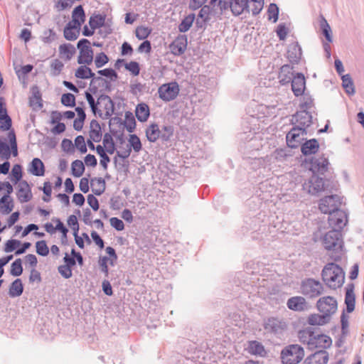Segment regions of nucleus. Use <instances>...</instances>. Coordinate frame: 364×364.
Wrapping results in <instances>:
<instances>
[{"label":"nucleus","mask_w":364,"mask_h":364,"mask_svg":"<svg viewBox=\"0 0 364 364\" xmlns=\"http://www.w3.org/2000/svg\"><path fill=\"white\" fill-rule=\"evenodd\" d=\"M14 209V202L10 196L4 195L0 198V212L4 215L10 213Z\"/></svg>","instance_id":"nucleus-34"},{"label":"nucleus","mask_w":364,"mask_h":364,"mask_svg":"<svg viewBox=\"0 0 364 364\" xmlns=\"http://www.w3.org/2000/svg\"><path fill=\"white\" fill-rule=\"evenodd\" d=\"M332 344V340L331 337L322 333H318L315 330L314 336L313 338H310L309 341V348L314 350L315 348H322L325 350L330 348Z\"/></svg>","instance_id":"nucleus-12"},{"label":"nucleus","mask_w":364,"mask_h":364,"mask_svg":"<svg viewBox=\"0 0 364 364\" xmlns=\"http://www.w3.org/2000/svg\"><path fill=\"white\" fill-rule=\"evenodd\" d=\"M179 86L177 82L162 85L158 90L159 97L166 102L174 100L179 93Z\"/></svg>","instance_id":"nucleus-11"},{"label":"nucleus","mask_w":364,"mask_h":364,"mask_svg":"<svg viewBox=\"0 0 364 364\" xmlns=\"http://www.w3.org/2000/svg\"><path fill=\"white\" fill-rule=\"evenodd\" d=\"M303 190L311 195H317L321 191H328L330 188V181L324 180L317 175L312 176L303 184Z\"/></svg>","instance_id":"nucleus-4"},{"label":"nucleus","mask_w":364,"mask_h":364,"mask_svg":"<svg viewBox=\"0 0 364 364\" xmlns=\"http://www.w3.org/2000/svg\"><path fill=\"white\" fill-rule=\"evenodd\" d=\"M36 252L38 255L46 257L49 253V248L45 240H40L36 243Z\"/></svg>","instance_id":"nucleus-56"},{"label":"nucleus","mask_w":364,"mask_h":364,"mask_svg":"<svg viewBox=\"0 0 364 364\" xmlns=\"http://www.w3.org/2000/svg\"><path fill=\"white\" fill-rule=\"evenodd\" d=\"M196 16L194 14H191L186 16L178 25V31L181 33L188 31L193 25Z\"/></svg>","instance_id":"nucleus-43"},{"label":"nucleus","mask_w":364,"mask_h":364,"mask_svg":"<svg viewBox=\"0 0 364 364\" xmlns=\"http://www.w3.org/2000/svg\"><path fill=\"white\" fill-rule=\"evenodd\" d=\"M291 122L306 129L312 124V115L307 110L301 109L292 115Z\"/></svg>","instance_id":"nucleus-15"},{"label":"nucleus","mask_w":364,"mask_h":364,"mask_svg":"<svg viewBox=\"0 0 364 364\" xmlns=\"http://www.w3.org/2000/svg\"><path fill=\"white\" fill-rule=\"evenodd\" d=\"M56 38V33L53 29H47L43 31L41 40L45 43H50Z\"/></svg>","instance_id":"nucleus-58"},{"label":"nucleus","mask_w":364,"mask_h":364,"mask_svg":"<svg viewBox=\"0 0 364 364\" xmlns=\"http://www.w3.org/2000/svg\"><path fill=\"white\" fill-rule=\"evenodd\" d=\"M23 291V285L21 279H16L10 285L9 294L10 297L20 296Z\"/></svg>","instance_id":"nucleus-35"},{"label":"nucleus","mask_w":364,"mask_h":364,"mask_svg":"<svg viewBox=\"0 0 364 364\" xmlns=\"http://www.w3.org/2000/svg\"><path fill=\"white\" fill-rule=\"evenodd\" d=\"M291 90L296 97L304 94L306 88V80L304 74L297 73L291 80Z\"/></svg>","instance_id":"nucleus-19"},{"label":"nucleus","mask_w":364,"mask_h":364,"mask_svg":"<svg viewBox=\"0 0 364 364\" xmlns=\"http://www.w3.org/2000/svg\"><path fill=\"white\" fill-rule=\"evenodd\" d=\"M85 95L92 113L95 115L98 114L99 117H102V112L101 109H98V105H100V102L98 101V100L95 101L92 95L87 91L85 92Z\"/></svg>","instance_id":"nucleus-41"},{"label":"nucleus","mask_w":364,"mask_h":364,"mask_svg":"<svg viewBox=\"0 0 364 364\" xmlns=\"http://www.w3.org/2000/svg\"><path fill=\"white\" fill-rule=\"evenodd\" d=\"M11 127L12 120L7 113L4 100L3 97H0V129L9 131Z\"/></svg>","instance_id":"nucleus-18"},{"label":"nucleus","mask_w":364,"mask_h":364,"mask_svg":"<svg viewBox=\"0 0 364 364\" xmlns=\"http://www.w3.org/2000/svg\"><path fill=\"white\" fill-rule=\"evenodd\" d=\"M287 307L295 311H303L308 308L306 299L299 296H292L287 300Z\"/></svg>","instance_id":"nucleus-23"},{"label":"nucleus","mask_w":364,"mask_h":364,"mask_svg":"<svg viewBox=\"0 0 364 364\" xmlns=\"http://www.w3.org/2000/svg\"><path fill=\"white\" fill-rule=\"evenodd\" d=\"M80 50L77 63L80 65H90L93 61V50L90 47V42L87 38L80 39L77 44Z\"/></svg>","instance_id":"nucleus-6"},{"label":"nucleus","mask_w":364,"mask_h":364,"mask_svg":"<svg viewBox=\"0 0 364 364\" xmlns=\"http://www.w3.org/2000/svg\"><path fill=\"white\" fill-rule=\"evenodd\" d=\"M342 86L348 95H354L355 92L353 80L349 74L342 75Z\"/></svg>","instance_id":"nucleus-44"},{"label":"nucleus","mask_w":364,"mask_h":364,"mask_svg":"<svg viewBox=\"0 0 364 364\" xmlns=\"http://www.w3.org/2000/svg\"><path fill=\"white\" fill-rule=\"evenodd\" d=\"M322 244L327 250L332 251L331 258L340 261L343 255V240L342 233L339 230L332 229L327 232L322 237Z\"/></svg>","instance_id":"nucleus-1"},{"label":"nucleus","mask_w":364,"mask_h":364,"mask_svg":"<svg viewBox=\"0 0 364 364\" xmlns=\"http://www.w3.org/2000/svg\"><path fill=\"white\" fill-rule=\"evenodd\" d=\"M109 60L108 56L104 52H101L95 56V65L97 68H100L105 65Z\"/></svg>","instance_id":"nucleus-57"},{"label":"nucleus","mask_w":364,"mask_h":364,"mask_svg":"<svg viewBox=\"0 0 364 364\" xmlns=\"http://www.w3.org/2000/svg\"><path fill=\"white\" fill-rule=\"evenodd\" d=\"M355 286L353 283L348 284L346 287L345 304L346 305V312L352 313L355 306V295L354 293Z\"/></svg>","instance_id":"nucleus-21"},{"label":"nucleus","mask_w":364,"mask_h":364,"mask_svg":"<svg viewBox=\"0 0 364 364\" xmlns=\"http://www.w3.org/2000/svg\"><path fill=\"white\" fill-rule=\"evenodd\" d=\"M80 27L73 24V22H68L63 31L64 37L68 41H75L79 36Z\"/></svg>","instance_id":"nucleus-29"},{"label":"nucleus","mask_w":364,"mask_h":364,"mask_svg":"<svg viewBox=\"0 0 364 364\" xmlns=\"http://www.w3.org/2000/svg\"><path fill=\"white\" fill-rule=\"evenodd\" d=\"M135 114L139 122H146L150 115L148 105L145 103L139 104L136 107Z\"/></svg>","instance_id":"nucleus-36"},{"label":"nucleus","mask_w":364,"mask_h":364,"mask_svg":"<svg viewBox=\"0 0 364 364\" xmlns=\"http://www.w3.org/2000/svg\"><path fill=\"white\" fill-rule=\"evenodd\" d=\"M60 101L62 105L65 107H73L75 106V97L72 93L63 94Z\"/></svg>","instance_id":"nucleus-50"},{"label":"nucleus","mask_w":364,"mask_h":364,"mask_svg":"<svg viewBox=\"0 0 364 364\" xmlns=\"http://www.w3.org/2000/svg\"><path fill=\"white\" fill-rule=\"evenodd\" d=\"M64 67V64L58 59H55L52 61L50 64V68L52 70V74L54 76L58 75L62 71Z\"/></svg>","instance_id":"nucleus-63"},{"label":"nucleus","mask_w":364,"mask_h":364,"mask_svg":"<svg viewBox=\"0 0 364 364\" xmlns=\"http://www.w3.org/2000/svg\"><path fill=\"white\" fill-rule=\"evenodd\" d=\"M75 76L80 79H90L94 76V73L92 70L85 65H80L75 71Z\"/></svg>","instance_id":"nucleus-46"},{"label":"nucleus","mask_w":364,"mask_h":364,"mask_svg":"<svg viewBox=\"0 0 364 364\" xmlns=\"http://www.w3.org/2000/svg\"><path fill=\"white\" fill-rule=\"evenodd\" d=\"M318 330V328L307 327L303 331H300L299 333V337L301 342L306 343L309 346V341L310 338H313L315 333V330Z\"/></svg>","instance_id":"nucleus-45"},{"label":"nucleus","mask_w":364,"mask_h":364,"mask_svg":"<svg viewBox=\"0 0 364 364\" xmlns=\"http://www.w3.org/2000/svg\"><path fill=\"white\" fill-rule=\"evenodd\" d=\"M302 50L298 42L289 45L287 50V58L291 63H298L301 58Z\"/></svg>","instance_id":"nucleus-24"},{"label":"nucleus","mask_w":364,"mask_h":364,"mask_svg":"<svg viewBox=\"0 0 364 364\" xmlns=\"http://www.w3.org/2000/svg\"><path fill=\"white\" fill-rule=\"evenodd\" d=\"M85 21V14L82 6H77L73 11L72 21L70 22H73V24L80 28Z\"/></svg>","instance_id":"nucleus-26"},{"label":"nucleus","mask_w":364,"mask_h":364,"mask_svg":"<svg viewBox=\"0 0 364 364\" xmlns=\"http://www.w3.org/2000/svg\"><path fill=\"white\" fill-rule=\"evenodd\" d=\"M316 307L321 313L328 314L331 318L337 311L338 303L334 297L327 296L321 297L317 301Z\"/></svg>","instance_id":"nucleus-10"},{"label":"nucleus","mask_w":364,"mask_h":364,"mask_svg":"<svg viewBox=\"0 0 364 364\" xmlns=\"http://www.w3.org/2000/svg\"><path fill=\"white\" fill-rule=\"evenodd\" d=\"M172 54L179 56L184 53L187 48V38L186 36H181L173 41L169 46Z\"/></svg>","instance_id":"nucleus-20"},{"label":"nucleus","mask_w":364,"mask_h":364,"mask_svg":"<svg viewBox=\"0 0 364 364\" xmlns=\"http://www.w3.org/2000/svg\"><path fill=\"white\" fill-rule=\"evenodd\" d=\"M28 171L33 176H43L45 174V166L40 159L34 158L30 164Z\"/></svg>","instance_id":"nucleus-27"},{"label":"nucleus","mask_w":364,"mask_h":364,"mask_svg":"<svg viewBox=\"0 0 364 364\" xmlns=\"http://www.w3.org/2000/svg\"><path fill=\"white\" fill-rule=\"evenodd\" d=\"M21 245V242L18 240L11 239L6 241L4 246V251L6 252H11Z\"/></svg>","instance_id":"nucleus-62"},{"label":"nucleus","mask_w":364,"mask_h":364,"mask_svg":"<svg viewBox=\"0 0 364 364\" xmlns=\"http://www.w3.org/2000/svg\"><path fill=\"white\" fill-rule=\"evenodd\" d=\"M319 26L321 31L326 41L331 43L333 41L332 31L326 19L322 15L320 16Z\"/></svg>","instance_id":"nucleus-37"},{"label":"nucleus","mask_w":364,"mask_h":364,"mask_svg":"<svg viewBox=\"0 0 364 364\" xmlns=\"http://www.w3.org/2000/svg\"><path fill=\"white\" fill-rule=\"evenodd\" d=\"M249 353L252 355L264 357L266 355V350L264 346L257 341H252L248 346Z\"/></svg>","instance_id":"nucleus-38"},{"label":"nucleus","mask_w":364,"mask_h":364,"mask_svg":"<svg viewBox=\"0 0 364 364\" xmlns=\"http://www.w3.org/2000/svg\"><path fill=\"white\" fill-rule=\"evenodd\" d=\"M328 314H311L308 318V323L311 326H323L330 322Z\"/></svg>","instance_id":"nucleus-30"},{"label":"nucleus","mask_w":364,"mask_h":364,"mask_svg":"<svg viewBox=\"0 0 364 364\" xmlns=\"http://www.w3.org/2000/svg\"><path fill=\"white\" fill-rule=\"evenodd\" d=\"M98 101L105 110V112L102 113L100 117L103 119H109L114 112V103L113 100L109 96L102 94L99 96Z\"/></svg>","instance_id":"nucleus-17"},{"label":"nucleus","mask_w":364,"mask_h":364,"mask_svg":"<svg viewBox=\"0 0 364 364\" xmlns=\"http://www.w3.org/2000/svg\"><path fill=\"white\" fill-rule=\"evenodd\" d=\"M249 0H219L218 6L221 12L230 9L234 16H239L243 12H249Z\"/></svg>","instance_id":"nucleus-5"},{"label":"nucleus","mask_w":364,"mask_h":364,"mask_svg":"<svg viewBox=\"0 0 364 364\" xmlns=\"http://www.w3.org/2000/svg\"><path fill=\"white\" fill-rule=\"evenodd\" d=\"M129 145L131 149H133L135 152H139L142 147L139 138L136 134H130L129 139Z\"/></svg>","instance_id":"nucleus-52"},{"label":"nucleus","mask_w":364,"mask_h":364,"mask_svg":"<svg viewBox=\"0 0 364 364\" xmlns=\"http://www.w3.org/2000/svg\"><path fill=\"white\" fill-rule=\"evenodd\" d=\"M321 277L326 284L333 289L341 287L345 279V272L338 264L328 263L322 270Z\"/></svg>","instance_id":"nucleus-2"},{"label":"nucleus","mask_w":364,"mask_h":364,"mask_svg":"<svg viewBox=\"0 0 364 364\" xmlns=\"http://www.w3.org/2000/svg\"><path fill=\"white\" fill-rule=\"evenodd\" d=\"M319 149V144L317 139H311L306 140L301 146V151L305 156L315 154Z\"/></svg>","instance_id":"nucleus-25"},{"label":"nucleus","mask_w":364,"mask_h":364,"mask_svg":"<svg viewBox=\"0 0 364 364\" xmlns=\"http://www.w3.org/2000/svg\"><path fill=\"white\" fill-rule=\"evenodd\" d=\"M301 290L304 295L313 298L321 295L323 292V287L320 282L314 279L309 278L302 281Z\"/></svg>","instance_id":"nucleus-7"},{"label":"nucleus","mask_w":364,"mask_h":364,"mask_svg":"<svg viewBox=\"0 0 364 364\" xmlns=\"http://www.w3.org/2000/svg\"><path fill=\"white\" fill-rule=\"evenodd\" d=\"M286 328L285 322L277 318H269L264 324V328L267 333L279 334Z\"/></svg>","instance_id":"nucleus-16"},{"label":"nucleus","mask_w":364,"mask_h":364,"mask_svg":"<svg viewBox=\"0 0 364 364\" xmlns=\"http://www.w3.org/2000/svg\"><path fill=\"white\" fill-rule=\"evenodd\" d=\"M151 32V29L146 26H139L136 29V37L139 40L146 39Z\"/></svg>","instance_id":"nucleus-59"},{"label":"nucleus","mask_w":364,"mask_h":364,"mask_svg":"<svg viewBox=\"0 0 364 364\" xmlns=\"http://www.w3.org/2000/svg\"><path fill=\"white\" fill-rule=\"evenodd\" d=\"M72 174L75 177H80L85 171V165L83 162L79 159L73 161L71 165Z\"/></svg>","instance_id":"nucleus-48"},{"label":"nucleus","mask_w":364,"mask_h":364,"mask_svg":"<svg viewBox=\"0 0 364 364\" xmlns=\"http://www.w3.org/2000/svg\"><path fill=\"white\" fill-rule=\"evenodd\" d=\"M75 52V47L70 43H64L59 46L60 56L65 58L67 60H70Z\"/></svg>","instance_id":"nucleus-40"},{"label":"nucleus","mask_w":364,"mask_h":364,"mask_svg":"<svg viewBox=\"0 0 364 364\" xmlns=\"http://www.w3.org/2000/svg\"><path fill=\"white\" fill-rule=\"evenodd\" d=\"M304 356V348L298 344H290L284 347L280 358L283 364H298Z\"/></svg>","instance_id":"nucleus-3"},{"label":"nucleus","mask_w":364,"mask_h":364,"mask_svg":"<svg viewBox=\"0 0 364 364\" xmlns=\"http://www.w3.org/2000/svg\"><path fill=\"white\" fill-rule=\"evenodd\" d=\"M16 195L21 203H27L31 200L33 196L31 189L26 181H21L19 183Z\"/></svg>","instance_id":"nucleus-22"},{"label":"nucleus","mask_w":364,"mask_h":364,"mask_svg":"<svg viewBox=\"0 0 364 364\" xmlns=\"http://www.w3.org/2000/svg\"><path fill=\"white\" fill-rule=\"evenodd\" d=\"M124 67L126 70L129 71L134 76H137L139 75L140 66L137 62L131 61L129 63H125Z\"/></svg>","instance_id":"nucleus-61"},{"label":"nucleus","mask_w":364,"mask_h":364,"mask_svg":"<svg viewBox=\"0 0 364 364\" xmlns=\"http://www.w3.org/2000/svg\"><path fill=\"white\" fill-rule=\"evenodd\" d=\"M97 73L101 75L110 79L111 81H115L118 78L117 73L112 68H105L103 70H99Z\"/></svg>","instance_id":"nucleus-55"},{"label":"nucleus","mask_w":364,"mask_h":364,"mask_svg":"<svg viewBox=\"0 0 364 364\" xmlns=\"http://www.w3.org/2000/svg\"><path fill=\"white\" fill-rule=\"evenodd\" d=\"M160 132L161 139L163 141H168L173 134V127L171 125L163 126L162 128L160 129Z\"/></svg>","instance_id":"nucleus-51"},{"label":"nucleus","mask_w":364,"mask_h":364,"mask_svg":"<svg viewBox=\"0 0 364 364\" xmlns=\"http://www.w3.org/2000/svg\"><path fill=\"white\" fill-rule=\"evenodd\" d=\"M200 10L198 13V18H200L201 19H204V21H210V14L212 11V8L210 7V6H208V5H203L201 7H200Z\"/></svg>","instance_id":"nucleus-64"},{"label":"nucleus","mask_w":364,"mask_h":364,"mask_svg":"<svg viewBox=\"0 0 364 364\" xmlns=\"http://www.w3.org/2000/svg\"><path fill=\"white\" fill-rule=\"evenodd\" d=\"M90 184L92 191L96 196H101L105 191L106 183L102 178H93L91 179Z\"/></svg>","instance_id":"nucleus-31"},{"label":"nucleus","mask_w":364,"mask_h":364,"mask_svg":"<svg viewBox=\"0 0 364 364\" xmlns=\"http://www.w3.org/2000/svg\"><path fill=\"white\" fill-rule=\"evenodd\" d=\"M75 147L82 153L85 154L87 151V146L85 141V138L82 135H79L75 139Z\"/></svg>","instance_id":"nucleus-60"},{"label":"nucleus","mask_w":364,"mask_h":364,"mask_svg":"<svg viewBox=\"0 0 364 364\" xmlns=\"http://www.w3.org/2000/svg\"><path fill=\"white\" fill-rule=\"evenodd\" d=\"M11 176L12 181L16 184L17 183H20L22 178V168L19 164H15L11 170Z\"/></svg>","instance_id":"nucleus-53"},{"label":"nucleus","mask_w":364,"mask_h":364,"mask_svg":"<svg viewBox=\"0 0 364 364\" xmlns=\"http://www.w3.org/2000/svg\"><path fill=\"white\" fill-rule=\"evenodd\" d=\"M328 223L333 229L339 230L341 232L347 223V214L341 209L331 213L328 216Z\"/></svg>","instance_id":"nucleus-13"},{"label":"nucleus","mask_w":364,"mask_h":364,"mask_svg":"<svg viewBox=\"0 0 364 364\" xmlns=\"http://www.w3.org/2000/svg\"><path fill=\"white\" fill-rule=\"evenodd\" d=\"M292 68L289 65L282 66L279 75V82L284 85L289 82H291L293 79V73L291 72Z\"/></svg>","instance_id":"nucleus-32"},{"label":"nucleus","mask_w":364,"mask_h":364,"mask_svg":"<svg viewBox=\"0 0 364 364\" xmlns=\"http://www.w3.org/2000/svg\"><path fill=\"white\" fill-rule=\"evenodd\" d=\"M341 205V197L338 195H331L325 196L320 200L318 208L323 213L330 215L331 213L339 210Z\"/></svg>","instance_id":"nucleus-8"},{"label":"nucleus","mask_w":364,"mask_h":364,"mask_svg":"<svg viewBox=\"0 0 364 364\" xmlns=\"http://www.w3.org/2000/svg\"><path fill=\"white\" fill-rule=\"evenodd\" d=\"M32 97H30V105L33 109H41L43 107L41 93L37 85L31 87Z\"/></svg>","instance_id":"nucleus-28"},{"label":"nucleus","mask_w":364,"mask_h":364,"mask_svg":"<svg viewBox=\"0 0 364 364\" xmlns=\"http://www.w3.org/2000/svg\"><path fill=\"white\" fill-rule=\"evenodd\" d=\"M267 13L269 20L272 19L274 23L277 21L279 18V7L276 4L272 3L269 4Z\"/></svg>","instance_id":"nucleus-54"},{"label":"nucleus","mask_w":364,"mask_h":364,"mask_svg":"<svg viewBox=\"0 0 364 364\" xmlns=\"http://www.w3.org/2000/svg\"><path fill=\"white\" fill-rule=\"evenodd\" d=\"M301 134L302 136L306 135V129L297 125L293 127L287 134V141L288 145L291 147H296V143H299L301 140L304 139V138L300 136Z\"/></svg>","instance_id":"nucleus-14"},{"label":"nucleus","mask_w":364,"mask_h":364,"mask_svg":"<svg viewBox=\"0 0 364 364\" xmlns=\"http://www.w3.org/2000/svg\"><path fill=\"white\" fill-rule=\"evenodd\" d=\"M22 261L20 258L16 259L11 263L10 274L14 277H18L23 273Z\"/></svg>","instance_id":"nucleus-49"},{"label":"nucleus","mask_w":364,"mask_h":364,"mask_svg":"<svg viewBox=\"0 0 364 364\" xmlns=\"http://www.w3.org/2000/svg\"><path fill=\"white\" fill-rule=\"evenodd\" d=\"M305 163L309 164V169L312 171L313 175H316V173L324 174L328 171L330 165L328 158L325 157L324 154L318 157L311 156L309 159H306Z\"/></svg>","instance_id":"nucleus-9"},{"label":"nucleus","mask_w":364,"mask_h":364,"mask_svg":"<svg viewBox=\"0 0 364 364\" xmlns=\"http://www.w3.org/2000/svg\"><path fill=\"white\" fill-rule=\"evenodd\" d=\"M124 117L125 120L123 124L129 132L132 133L136 128L135 118L133 114L129 111L125 112Z\"/></svg>","instance_id":"nucleus-47"},{"label":"nucleus","mask_w":364,"mask_h":364,"mask_svg":"<svg viewBox=\"0 0 364 364\" xmlns=\"http://www.w3.org/2000/svg\"><path fill=\"white\" fill-rule=\"evenodd\" d=\"M309 358L315 364H326L328 361V353L325 350H319Z\"/></svg>","instance_id":"nucleus-39"},{"label":"nucleus","mask_w":364,"mask_h":364,"mask_svg":"<svg viewBox=\"0 0 364 364\" xmlns=\"http://www.w3.org/2000/svg\"><path fill=\"white\" fill-rule=\"evenodd\" d=\"M105 15L95 14L89 19V25L91 28L97 29L104 26L105 23Z\"/></svg>","instance_id":"nucleus-42"},{"label":"nucleus","mask_w":364,"mask_h":364,"mask_svg":"<svg viewBox=\"0 0 364 364\" xmlns=\"http://www.w3.org/2000/svg\"><path fill=\"white\" fill-rule=\"evenodd\" d=\"M146 136L148 141L150 142H155L161 139V132L159 125L156 123L150 124L146 129Z\"/></svg>","instance_id":"nucleus-33"}]
</instances>
